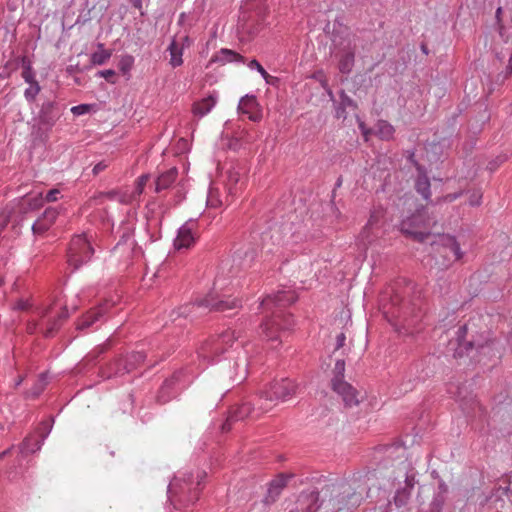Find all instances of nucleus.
<instances>
[{"mask_svg":"<svg viewBox=\"0 0 512 512\" xmlns=\"http://www.w3.org/2000/svg\"><path fill=\"white\" fill-rule=\"evenodd\" d=\"M297 298L294 291L281 290L262 300L260 306L271 315L261 324V329L267 341L271 342L272 348L278 347L293 326L292 315L287 314L283 309L296 302Z\"/></svg>","mask_w":512,"mask_h":512,"instance_id":"nucleus-1","label":"nucleus"},{"mask_svg":"<svg viewBox=\"0 0 512 512\" xmlns=\"http://www.w3.org/2000/svg\"><path fill=\"white\" fill-rule=\"evenodd\" d=\"M239 303L236 298L230 299L224 293L219 294L213 291L203 299L180 306L171 313V317L173 320L179 317L194 320L211 311L225 312L237 308Z\"/></svg>","mask_w":512,"mask_h":512,"instance_id":"nucleus-2","label":"nucleus"},{"mask_svg":"<svg viewBox=\"0 0 512 512\" xmlns=\"http://www.w3.org/2000/svg\"><path fill=\"white\" fill-rule=\"evenodd\" d=\"M205 477L204 471H198L196 476L191 472L179 473L168 485V499L171 503L194 504L199 499L200 485Z\"/></svg>","mask_w":512,"mask_h":512,"instance_id":"nucleus-3","label":"nucleus"},{"mask_svg":"<svg viewBox=\"0 0 512 512\" xmlns=\"http://www.w3.org/2000/svg\"><path fill=\"white\" fill-rule=\"evenodd\" d=\"M242 326L243 323L240 324V327L229 328L217 337L204 342L198 350L199 358L208 363H214L220 354L232 348L242 338Z\"/></svg>","mask_w":512,"mask_h":512,"instance_id":"nucleus-4","label":"nucleus"},{"mask_svg":"<svg viewBox=\"0 0 512 512\" xmlns=\"http://www.w3.org/2000/svg\"><path fill=\"white\" fill-rule=\"evenodd\" d=\"M64 108L56 101H44L35 118L32 135L34 139L46 144L50 137V131L63 114Z\"/></svg>","mask_w":512,"mask_h":512,"instance_id":"nucleus-5","label":"nucleus"},{"mask_svg":"<svg viewBox=\"0 0 512 512\" xmlns=\"http://www.w3.org/2000/svg\"><path fill=\"white\" fill-rule=\"evenodd\" d=\"M298 388V385L288 378L274 381L268 389L262 391L258 396V400L261 402L259 410L267 412L278 402L291 399L296 395Z\"/></svg>","mask_w":512,"mask_h":512,"instance_id":"nucleus-6","label":"nucleus"},{"mask_svg":"<svg viewBox=\"0 0 512 512\" xmlns=\"http://www.w3.org/2000/svg\"><path fill=\"white\" fill-rule=\"evenodd\" d=\"M331 53L338 59L339 71L349 74L355 60V44L347 31H335L332 34Z\"/></svg>","mask_w":512,"mask_h":512,"instance_id":"nucleus-7","label":"nucleus"},{"mask_svg":"<svg viewBox=\"0 0 512 512\" xmlns=\"http://www.w3.org/2000/svg\"><path fill=\"white\" fill-rule=\"evenodd\" d=\"M436 219L428 214L425 207L417 209L412 215L403 219L400 230L403 234L417 241H424L435 226Z\"/></svg>","mask_w":512,"mask_h":512,"instance_id":"nucleus-8","label":"nucleus"},{"mask_svg":"<svg viewBox=\"0 0 512 512\" xmlns=\"http://www.w3.org/2000/svg\"><path fill=\"white\" fill-rule=\"evenodd\" d=\"M327 490L331 494L330 503L333 509L337 511H350L361 504L366 487L356 490L350 484L340 483L329 486Z\"/></svg>","mask_w":512,"mask_h":512,"instance_id":"nucleus-9","label":"nucleus"},{"mask_svg":"<svg viewBox=\"0 0 512 512\" xmlns=\"http://www.w3.org/2000/svg\"><path fill=\"white\" fill-rule=\"evenodd\" d=\"M394 474V481H397L399 484L404 482V486L397 488L393 497L395 506L402 508L408 504L411 498V491L416 483V470L412 463L405 458L398 463Z\"/></svg>","mask_w":512,"mask_h":512,"instance_id":"nucleus-10","label":"nucleus"},{"mask_svg":"<svg viewBox=\"0 0 512 512\" xmlns=\"http://www.w3.org/2000/svg\"><path fill=\"white\" fill-rule=\"evenodd\" d=\"M94 254V248L86 234L76 235L72 238L68 249V263L74 269L90 261Z\"/></svg>","mask_w":512,"mask_h":512,"instance_id":"nucleus-11","label":"nucleus"},{"mask_svg":"<svg viewBox=\"0 0 512 512\" xmlns=\"http://www.w3.org/2000/svg\"><path fill=\"white\" fill-rule=\"evenodd\" d=\"M470 329V323L459 327L456 332V339L450 342L453 345L454 342L457 345L455 348V356H463L465 353L469 354L470 351L476 349L480 353L490 352L492 350L491 344L486 341L485 343H479L475 340H466V335Z\"/></svg>","mask_w":512,"mask_h":512,"instance_id":"nucleus-12","label":"nucleus"},{"mask_svg":"<svg viewBox=\"0 0 512 512\" xmlns=\"http://www.w3.org/2000/svg\"><path fill=\"white\" fill-rule=\"evenodd\" d=\"M260 405L261 402L257 399V403L250 400H245L240 405L233 407L229 412V416L226 422L222 425V430L224 432L229 431L231 429L232 421L243 420L246 417L253 416L254 413L256 416L260 415L263 413L261 410H259Z\"/></svg>","mask_w":512,"mask_h":512,"instance_id":"nucleus-13","label":"nucleus"},{"mask_svg":"<svg viewBox=\"0 0 512 512\" xmlns=\"http://www.w3.org/2000/svg\"><path fill=\"white\" fill-rule=\"evenodd\" d=\"M51 429L52 425L49 423H43L42 427L39 429V435L30 434L24 438L23 442L19 445V453L26 456L30 453L39 451Z\"/></svg>","mask_w":512,"mask_h":512,"instance_id":"nucleus-14","label":"nucleus"},{"mask_svg":"<svg viewBox=\"0 0 512 512\" xmlns=\"http://www.w3.org/2000/svg\"><path fill=\"white\" fill-rule=\"evenodd\" d=\"M197 222L194 219L186 221L177 232L174 247L177 250L190 248L196 240Z\"/></svg>","mask_w":512,"mask_h":512,"instance_id":"nucleus-15","label":"nucleus"},{"mask_svg":"<svg viewBox=\"0 0 512 512\" xmlns=\"http://www.w3.org/2000/svg\"><path fill=\"white\" fill-rule=\"evenodd\" d=\"M60 207H48L33 223L31 229L34 236L44 235L56 222L59 214Z\"/></svg>","mask_w":512,"mask_h":512,"instance_id":"nucleus-16","label":"nucleus"},{"mask_svg":"<svg viewBox=\"0 0 512 512\" xmlns=\"http://www.w3.org/2000/svg\"><path fill=\"white\" fill-rule=\"evenodd\" d=\"M332 389L341 397L345 407L352 408L361 402L360 393L346 381L336 380Z\"/></svg>","mask_w":512,"mask_h":512,"instance_id":"nucleus-17","label":"nucleus"},{"mask_svg":"<svg viewBox=\"0 0 512 512\" xmlns=\"http://www.w3.org/2000/svg\"><path fill=\"white\" fill-rule=\"evenodd\" d=\"M108 303L101 304L89 310L77 322L78 330H88L93 328L98 322H101L107 313Z\"/></svg>","mask_w":512,"mask_h":512,"instance_id":"nucleus-18","label":"nucleus"},{"mask_svg":"<svg viewBox=\"0 0 512 512\" xmlns=\"http://www.w3.org/2000/svg\"><path fill=\"white\" fill-rule=\"evenodd\" d=\"M292 477V474H279L275 479H273L269 483L267 495L264 498V503L267 505L274 503L280 496L282 490L286 487L289 479Z\"/></svg>","mask_w":512,"mask_h":512,"instance_id":"nucleus-19","label":"nucleus"},{"mask_svg":"<svg viewBox=\"0 0 512 512\" xmlns=\"http://www.w3.org/2000/svg\"><path fill=\"white\" fill-rule=\"evenodd\" d=\"M384 217V210L382 208H375L369 217V220L362 231V239L368 243L374 240V237L377 236L375 230L380 228L381 221Z\"/></svg>","mask_w":512,"mask_h":512,"instance_id":"nucleus-20","label":"nucleus"},{"mask_svg":"<svg viewBox=\"0 0 512 512\" xmlns=\"http://www.w3.org/2000/svg\"><path fill=\"white\" fill-rule=\"evenodd\" d=\"M43 205L44 199L41 193L36 195H26L21 198L17 204V211L22 215L19 221H22L26 214L39 210Z\"/></svg>","mask_w":512,"mask_h":512,"instance_id":"nucleus-21","label":"nucleus"},{"mask_svg":"<svg viewBox=\"0 0 512 512\" xmlns=\"http://www.w3.org/2000/svg\"><path fill=\"white\" fill-rule=\"evenodd\" d=\"M244 172L239 167H231L227 171V189L229 194L236 195L244 185Z\"/></svg>","mask_w":512,"mask_h":512,"instance_id":"nucleus-22","label":"nucleus"},{"mask_svg":"<svg viewBox=\"0 0 512 512\" xmlns=\"http://www.w3.org/2000/svg\"><path fill=\"white\" fill-rule=\"evenodd\" d=\"M257 109L258 103L254 95H245L241 98L238 105V110L243 114H247L250 120L258 121L260 119V116L257 113Z\"/></svg>","mask_w":512,"mask_h":512,"instance_id":"nucleus-23","label":"nucleus"},{"mask_svg":"<svg viewBox=\"0 0 512 512\" xmlns=\"http://www.w3.org/2000/svg\"><path fill=\"white\" fill-rule=\"evenodd\" d=\"M448 486L443 480H439L437 490L430 503L429 512H442L448 495Z\"/></svg>","mask_w":512,"mask_h":512,"instance_id":"nucleus-24","label":"nucleus"},{"mask_svg":"<svg viewBox=\"0 0 512 512\" xmlns=\"http://www.w3.org/2000/svg\"><path fill=\"white\" fill-rule=\"evenodd\" d=\"M244 61L245 58L239 53L231 49L222 48L215 55H213V57L209 61V65L212 63H219L221 65L232 62L244 63Z\"/></svg>","mask_w":512,"mask_h":512,"instance_id":"nucleus-25","label":"nucleus"},{"mask_svg":"<svg viewBox=\"0 0 512 512\" xmlns=\"http://www.w3.org/2000/svg\"><path fill=\"white\" fill-rule=\"evenodd\" d=\"M177 176L178 170L175 167L160 174L155 179V192L160 193L161 191L170 188L172 184L176 181Z\"/></svg>","mask_w":512,"mask_h":512,"instance_id":"nucleus-26","label":"nucleus"},{"mask_svg":"<svg viewBox=\"0 0 512 512\" xmlns=\"http://www.w3.org/2000/svg\"><path fill=\"white\" fill-rule=\"evenodd\" d=\"M256 257L254 249H239L233 255V262L241 269L249 268Z\"/></svg>","mask_w":512,"mask_h":512,"instance_id":"nucleus-27","label":"nucleus"},{"mask_svg":"<svg viewBox=\"0 0 512 512\" xmlns=\"http://www.w3.org/2000/svg\"><path fill=\"white\" fill-rule=\"evenodd\" d=\"M217 97L214 95H209L208 97L202 99L199 102H196L193 105V112L195 115L203 117L207 115L216 105Z\"/></svg>","mask_w":512,"mask_h":512,"instance_id":"nucleus-28","label":"nucleus"},{"mask_svg":"<svg viewBox=\"0 0 512 512\" xmlns=\"http://www.w3.org/2000/svg\"><path fill=\"white\" fill-rule=\"evenodd\" d=\"M465 387L462 386H454L451 385L448 389V392L453 395V397L460 402L462 409L466 411L468 408L472 409V404H475V400L472 396L463 395V390Z\"/></svg>","mask_w":512,"mask_h":512,"instance_id":"nucleus-29","label":"nucleus"},{"mask_svg":"<svg viewBox=\"0 0 512 512\" xmlns=\"http://www.w3.org/2000/svg\"><path fill=\"white\" fill-rule=\"evenodd\" d=\"M430 186L428 176L425 173H419L415 181V189L425 200L431 197Z\"/></svg>","mask_w":512,"mask_h":512,"instance_id":"nucleus-30","label":"nucleus"},{"mask_svg":"<svg viewBox=\"0 0 512 512\" xmlns=\"http://www.w3.org/2000/svg\"><path fill=\"white\" fill-rule=\"evenodd\" d=\"M98 50L91 54L90 61L93 65H104L112 56V51L104 48L103 43L97 44Z\"/></svg>","mask_w":512,"mask_h":512,"instance_id":"nucleus-31","label":"nucleus"},{"mask_svg":"<svg viewBox=\"0 0 512 512\" xmlns=\"http://www.w3.org/2000/svg\"><path fill=\"white\" fill-rule=\"evenodd\" d=\"M170 53V64L172 67H178L183 64V49L180 47L175 40H172L168 47Z\"/></svg>","mask_w":512,"mask_h":512,"instance_id":"nucleus-32","label":"nucleus"},{"mask_svg":"<svg viewBox=\"0 0 512 512\" xmlns=\"http://www.w3.org/2000/svg\"><path fill=\"white\" fill-rule=\"evenodd\" d=\"M178 375H173L170 379H166L159 391L158 395V401L160 403H166L170 400L171 396L169 394L170 390L175 385L176 381L178 380Z\"/></svg>","mask_w":512,"mask_h":512,"instance_id":"nucleus-33","label":"nucleus"},{"mask_svg":"<svg viewBox=\"0 0 512 512\" xmlns=\"http://www.w3.org/2000/svg\"><path fill=\"white\" fill-rule=\"evenodd\" d=\"M146 355L142 351L133 352L125 358L124 370L132 371L138 367L139 364L143 363Z\"/></svg>","mask_w":512,"mask_h":512,"instance_id":"nucleus-34","label":"nucleus"},{"mask_svg":"<svg viewBox=\"0 0 512 512\" xmlns=\"http://www.w3.org/2000/svg\"><path fill=\"white\" fill-rule=\"evenodd\" d=\"M442 245L445 249L449 250L452 253L455 260H459L462 258L463 253L460 249V245L454 237L447 236V237L443 238Z\"/></svg>","mask_w":512,"mask_h":512,"instance_id":"nucleus-35","label":"nucleus"},{"mask_svg":"<svg viewBox=\"0 0 512 512\" xmlns=\"http://www.w3.org/2000/svg\"><path fill=\"white\" fill-rule=\"evenodd\" d=\"M68 318V311L66 308H63V310L59 313L58 317L50 320L47 323V328L44 332L45 337H51L54 332L59 328L60 321Z\"/></svg>","mask_w":512,"mask_h":512,"instance_id":"nucleus-36","label":"nucleus"},{"mask_svg":"<svg viewBox=\"0 0 512 512\" xmlns=\"http://www.w3.org/2000/svg\"><path fill=\"white\" fill-rule=\"evenodd\" d=\"M394 127L387 121L381 120L377 123V133L381 139L389 140L394 134Z\"/></svg>","mask_w":512,"mask_h":512,"instance_id":"nucleus-37","label":"nucleus"},{"mask_svg":"<svg viewBox=\"0 0 512 512\" xmlns=\"http://www.w3.org/2000/svg\"><path fill=\"white\" fill-rule=\"evenodd\" d=\"M344 372H345V361L344 360H337L334 369H333V378L331 380V385L333 386V383L338 381H345L344 380Z\"/></svg>","mask_w":512,"mask_h":512,"instance_id":"nucleus-38","label":"nucleus"},{"mask_svg":"<svg viewBox=\"0 0 512 512\" xmlns=\"http://www.w3.org/2000/svg\"><path fill=\"white\" fill-rule=\"evenodd\" d=\"M41 91V87L38 82L29 84V87L25 89L24 91V97L27 102L33 103Z\"/></svg>","mask_w":512,"mask_h":512,"instance_id":"nucleus-39","label":"nucleus"},{"mask_svg":"<svg viewBox=\"0 0 512 512\" xmlns=\"http://www.w3.org/2000/svg\"><path fill=\"white\" fill-rule=\"evenodd\" d=\"M133 64H134V57L132 55L126 54V55H123L121 57V59L119 60L118 67H119V70L123 74H126L132 69Z\"/></svg>","mask_w":512,"mask_h":512,"instance_id":"nucleus-40","label":"nucleus"},{"mask_svg":"<svg viewBox=\"0 0 512 512\" xmlns=\"http://www.w3.org/2000/svg\"><path fill=\"white\" fill-rule=\"evenodd\" d=\"M309 500H310V503L304 512H318V510L321 507V503H319V492L312 491L309 494Z\"/></svg>","mask_w":512,"mask_h":512,"instance_id":"nucleus-41","label":"nucleus"},{"mask_svg":"<svg viewBox=\"0 0 512 512\" xmlns=\"http://www.w3.org/2000/svg\"><path fill=\"white\" fill-rule=\"evenodd\" d=\"M149 179V175H142L137 179L136 186L132 193L135 195V198H139V196L143 193L144 187L147 184Z\"/></svg>","mask_w":512,"mask_h":512,"instance_id":"nucleus-42","label":"nucleus"},{"mask_svg":"<svg viewBox=\"0 0 512 512\" xmlns=\"http://www.w3.org/2000/svg\"><path fill=\"white\" fill-rule=\"evenodd\" d=\"M248 365H250V362L248 363L246 359L243 361L242 365H240L238 362L235 363L236 368L241 369V373L239 375L237 374L234 380L240 383L246 378Z\"/></svg>","mask_w":512,"mask_h":512,"instance_id":"nucleus-43","label":"nucleus"},{"mask_svg":"<svg viewBox=\"0 0 512 512\" xmlns=\"http://www.w3.org/2000/svg\"><path fill=\"white\" fill-rule=\"evenodd\" d=\"M340 99H341L340 105H341L342 109H345V108L355 109L357 107L355 101L352 98H350L348 95H346L344 92H342L340 94Z\"/></svg>","mask_w":512,"mask_h":512,"instance_id":"nucleus-44","label":"nucleus"},{"mask_svg":"<svg viewBox=\"0 0 512 512\" xmlns=\"http://www.w3.org/2000/svg\"><path fill=\"white\" fill-rule=\"evenodd\" d=\"M247 65L250 69L257 70L263 78L268 77L267 71L256 59H252Z\"/></svg>","mask_w":512,"mask_h":512,"instance_id":"nucleus-45","label":"nucleus"},{"mask_svg":"<svg viewBox=\"0 0 512 512\" xmlns=\"http://www.w3.org/2000/svg\"><path fill=\"white\" fill-rule=\"evenodd\" d=\"M115 75H116V72L113 69L100 70L96 74L97 77L104 78L110 83H115V81H114Z\"/></svg>","mask_w":512,"mask_h":512,"instance_id":"nucleus-46","label":"nucleus"},{"mask_svg":"<svg viewBox=\"0 0 512 512\" xmlns=\"http://www.w3.org/2000/svg\"><path fill=\"white\" fill-rule=\"evenodd\" d=\"M115 370L113 372L114 376H123L126 373H129L130 371L124 370L125 366V359H118L115 360Z\"/></svg>","mask_w":512,"mask_h":512,"instance_id":"nucleus-47","label":"nucleus"},{"mask_svg":"<svg viewBox=\"0 0 512 512\" xmlns=\"http://www.w3.org/2000/svg\"><path fill=\"white\" fill-rule=\"evenodd\" d=\"M135 200H137V199L135 198V195L132 192L131 193H127V192L121 193V192H119L118 200L117 201H119L122 204H130V203H132Z\"/></svg>","mask_w":512,"mask_h":512,"instance_id":"nucleus-48","label":"nucleus"},{"mask_svg":"<svg viewBox=\"0 0 512 512\" xmlns=\"http://www.w3.org/2000/svg\"><path fill=\"white\" fill-rule=\"evenodd\" d=\"M21 76L23 78V80L28 83V84H33V83H36L38 82L36 80V73L34 70H26V71H22L21 73Z\"/></svg>","mask_w":512,"mask_h":512,"instance_id":"nucleus-49","label":"nucleus"},{"mask_svg":"<svg viewBox=\"0 0 512 512\" xmlns=\"http://www.w3.org/2000/svg\"><path fill=\"white\" fill-rule=\"evenodd\" d=\"M44 384L40 381L30 391L27 392V396L31 398H37L43 391Z\"/></svg>","mask_w":512,"mask_h":512,"instance_id":"nucleus-50","label":"nucleus"},{"mask_svg":"<svg viewBox=\"0 0 512 512\" xmlns=\"http://www.w3.org/2000/svg\"><path fill=\"white\" fill-rule=\"evenodd\" d=\"M60 190L58 189H51L47 192L46 196L43 197L44 202H55L59 199Z\"/></svg>","mask_w":512,"mask_h":512,"instance_id":"nucleus-51","label":"nucleus"},{"mask_svg":"<svg viewBox=\"0 0 512 512\" xmlns=\"http://www.w3.org/2000/svg\"><path fill=\"white\" fill-rule=\"evenodd\" d=\"M482 194L479 191H474L469 197V204L471 206H478L481 204Z\"/></svg>","mask_w":512,"mask_h":512,"instance_id":"nucleus-52","label":"nucleus"},{"mask_svg":"<svg viewBox=\"0 0 512 512\" xmlns=\"http://www.w3.org/2000/svg\"><path fill=\"white\" fill-rule=\"evenodd\" d=\"M115 361L110 363L107 367L103 368L101 370L102 376L106 378H111L114 376L113 372L115 370Z\"/></svg>","mask_w":512,"mask_h":512,"instance_id":"nucleus-53","label":"nucleus"},{"mask_svg":"<svg viewBox=\"0 0 512 512\" xmlns=\"http://www.w3.org/2000/svg\"><path fill=\"white\" fill-rule=\"evenodd\" d=\"M109 166V163L105 160L98 162L92 169L94 175H98Z\"/></svg>","mask_w":512,"mask_h":512,"instance_id":"nucleus-54","label":"nucleus"},{"mask_svg":"<svg viewBox=\"0 0 512 512\" xmlns=\"http://www.w3.org/2000/svg\"><path fill=\"white\" fill-rule=\"evenodd\" d=\"M21 68H22V71L33 70L32 63H31L30 59L27 58L26 56L22 57V59H21Z\"/></svg>","mask_w":512,"mask_h":512,"instance_id":"nucleus-55","label":"nucleus"},{"mask_svg":"<svg viewBox=\"0 0 512 512\" xmlns=\"http://www.w3.org/2000/svg\"><path fill=\"white\" fill-rule=\"evenodd\" d=\"M346 336L343 332L339 333L336 337V349H340L345 345Z\"/></svg>","mask_w":512,"mask_h":512,"instance_id":"nucleus-56","label":"nucleus"},{"mask_svg":"<svg viewBox=\"0 0 512 512\" xmlns=\"http://www.w3.org/2000/svg\"><path fill=\"white\" fill-rule=\"evenodd\" d=\"M503 161H504V159H503V158L498 157L496 160L489 162V164H488L487 168H488L491 172H493L494 170H496V168L498 167V165H499L500 163H502Z\"/></svg>","mask_w":512,"mask_h":512,"instance_id":"nucleus-57","label":"nucleus"},{"mask_svg":"<svg viewBox=\"0 0 512 512\" xmlns=\"http://www.w3.org/2000/svg\"><path fill=\"white\" fill-rule=\"evenodd\" d=\"M9 223V215H0V231L2 232Z\"/></svg>","mask_w":512,"mask_h":512,"instance_id":"nucleus-58","label":"nucleus"},{"mask_svg":"<svg viewBox=\"0 0 512 512\" xmlns=\"http://www.w3.org/2000/svg\"><path fill=\"white\" fill-rule=\"evenodd\" d=\"M30 306L31 305L27 300H20L17 303V309H19V310H28Z\"/></svg>","mask_w":512,"mask_h":512,"instance_id":"nucleus-59","label":"nucleus"},{"mask_svg":"<svg viewBox=\"0 0 512 512\" xmlns=\"http://www.w3.org/2000/svg\"><path fill=\"white\" fill-rule=\"evenodd\" d=\"M88 108L87 105H79V106H75L71 109V111L74 113V114H80L84 111H86Z\"/></svg>","mask_w":512,"mask_h":512,"instance_id":"nucleus-60","label":"nucleus"},{"mask_svg":"<svg viewBox=\"0 0 512 512\" xmlns=\"http://www.w3.org/2000/svg\"><path fill=\"white\" fill-rule=\"evenodd\" d=\"M129 1L134 8L138 9L141 12V14H143V12L141 11L143 8L142 0H129Z\"/></svg>","mask_w":512,"mask_h":512,"instance_id":"nucleus-61","label":"nucleus"},{"mask_svg":"<svg viewBox=\"0 0 512 512\" xmlns=\"http://www.w3.org/2000/svg\"><path fill=\"white\" fill-rule=\"evenodd\" d=\"M118 195H119L118 191H109L106 193L107 198H109L111 200H118Z\"/></svg>","mask_w":512,"mask_h":512,"instance_id":"nucleus-62","label":"nucleus"},{"mask_svg":"<svg viewBox=\"0 0 512 512\" xmlns=\"http://www.w3.org/2000/svg\"><path fill=\"white\" fill-rule=\"evenodd\" d=\"M267 84H274L277 81L276 77H273L268 74L267 78H263Z\"/></svg>","mask_w":512,"mask_h":512,"instance_id":"nucleus-63","label":"nucleus"},{"mask_svg":"<svg viewBox=\"0 0 512 512\" xmlns=\"http://www.w3.org/2000/svg\"><path fill=\"white\" fill-rule=\"evenodd\" d=\"M400 302V298L396 295L394 298L391 299V305L396 306Z\"/></svg>","mask_w":512,"mask_h":512,"instance_id":"nucleus-64","label":"nucleus"}]
</instances>
